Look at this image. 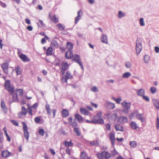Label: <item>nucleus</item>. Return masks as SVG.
Masks as SVG:
<instances>
[{
	"instance_id": "f257e3e1",
	"label": "nucleus",
	"mask_w": 159,
	"mask_h": 159,
	"mask_svg": "<svg viewBox=\"0 0 159 159\" xmlns=\"http://www.w3.org/2000/svg\"><path fill=\"white\" fill-rule=\"evenodd\" d=\"M142 40L141 39L138 38L136 42L135 50L136 53L138 55L141 52L143 48Z\"/></svg>"
},
{
	"instance_id": "f03ea898",
	"label": "nucleus",
	"mask_w": 159,
	"mask_h": 159,
	"mask_svg": "<svg viewBox=\"0 0 159 159\" xmlns=\"http://www.w3.org/2000/svg\"><path fill=\"white\" fill-rule=\"evenodd\" d=\"M97 156L98 159H108L111 157V154L108 152L106 151H102L101 152H97Z\"/></svg>"
},
{
	"instance_id": "7ed1b4c3",
	"label": "nucleus",
	"mask_w": 159,
	"mask_h": 159,
	"mask_svg": "<svg viewBox=\"0 0 159 159\" xmlns=\"http://www.w3.org/2000/svg\"><path fill=\"white\" fill-rule=\"evenodd\" d=\"M72 60L73 61H75L80 66L82 70H84V68L80 55L76 54L73 55Z\"/></svg>"
},
{
	"instance_id": "20e7f679",
	"label": "nucleus",
	"mask_w": 159,
	"mask_h": 159,
	"mask_svg": "<svg viewBox=\"0 0 159 159\" xmlns=\"http://www.w3.org/2000/svg\"><path fill=\"white\" fill-rule=\"evenodd\" d=\"M4 87L5 89L10 92L11 94H13L14 88L11 86L10 81L9 80L6 81L4 84Z\"/></svg>"
},
{
	"instance_id": "39448f33",
	"label": "nucleus",
	"mask_w": 159,
	"mask_h": 159,
	"mask_svg": "<svg viewBox=\"0 0 159 159\" xmlns=\"http://www.w3.org/2000/svg\"><path fill=\"white\" fill-rule=\"evenodd\" d=\"M121 104L124 108L122 109V112L125 114H128L131 105L130 102H127L124 101L121 103Z\"/></svg>"
},
{
	"instance_id": "423d86ee",
	"label": "nucleus",
	"mask_w": 159,
	"mask_h": 159,
	"mask_svg": "<svg viewBox=\"0 0 159 159\" xmlns=\"http://www.w3.org/2000/svg\"><path fill=\"white\" fill-rule=\"evenodd\" d=\"M23 125V129L24 132V135L27 141L29 140L30 133L28 131L27 126L25 122H22Z\"/></svg>"
},
{
	"instance_id": "0eeeda50",
	"label": "nucleus",
	"mask_w": 159,
	"mask_h": 159,
	"mask_svg": "<svg viewBox=\"0 0 159 159\" xmlns=\"http://www.w3.org/2000/svg\"><path fill=\"white\" fill-rule=\"evenodd\" d=\"M73 78V76L69 71H67L64 76L61 78V81L63 83H67L68 80L69 79H72Z\"/></svg>"
},
{
	"instance_id": "6e6552de",
	"label": "nucleus",
	"mask_w": 159,
	"mask_h": 159,
	"mask_svg": "<svg viewBox=\"0 0 159 159\" xmlns=\"http://www.w3.org/2000/svg\"><path fill=\"white\" fill-rule=\"evenodd\" d=\"M134 114L137 119L140 120L142 122L144 121V119L143 116V114H140L138 111H136L134 112Z\"/></svg>"
},
{
	"instance_id": "1a4fd4ad",
	"label": "nucleus",
	"mask_w": 159,
	"mask_h": 159,
	"mask_svg": "<svg viewBox=\"0 0 159 159\" xmlns=\"http://www.w3.org/2000/svg\"><path fill=\"white\" fill-rule=\"evenodd\" d=\"M105 105L107 108L112 110L115 107L114 103L108 101H106Z\"/></svg>"
},
{
	"instance_id": "9d476101",
	"label": "nucleus",
	"mask_w": 159,
	"mask_h": 159,
	"mask_svg": "<svg viewBox=\"0 0 159 159\" xmlns=\"http://www.w3.org/2000/svg\"><path fill=\"white\" fill-rule=\"evenodd\" d=\"M27 114V109L24 106H22L21 107V111L18 114V116L19 118H21L22 116H26Z\"/></svg>"
},
{
	"instance_id": "9b49d317",
	"label": "nucleus",
	"mask_w": 159,
	"mask_h": 159,
	"mask_svg": "<svg viewBox=\"0 0 159 159\" xmlns=\"http://www.w3.org/2000/svg\"><path fill=\"white\" fill-rule=\"evenodd\" d=\"M73 56L72 52L71 50H68L65 54V57L67 59H72Z\"/></svg>"
},
{
	"instance_id": "f8f14e48",
	"label": "nucleus",
	"mask_w": 159,
	"mask_h": 159,
	"mask_svg": "<svg viewBox=\"0 0 159 159\" xmlns=\"http://www.w3.org/2000/svg\"><path fill=\"white\" fill-rule=\"evenodd\" d=\"M83 15V12L81 10L78 11L77 16L75 18V24H77L79 20L81 19V17Z\"/></svg>"
},
{
	"instance_id": "ddd939ff",
	"label": "nucleus",
	"mask_w": 159,
	"mask_h": 159,
	"mask_svg": "<svg viewBox=\"0 0 159 159\" xmlns=\"http://www.w3.org/2000/svg\"><path fill=\"white\" fill-rule=\"evenodd\" d=\"M11 154V153L7 150L3 151L1 152L2 156L5 158L8 157L10 156Z\"/></svg>"
},
{
	"instance_id": "4468645a",
	"label": "nucleus",
	"mask_w": 159,
	"mask_h": 159,
	"mask_svg": "<svg viewBox=\"0 0 159 159\" xmlns=\"http://www.w3.org/2000/svg\"><path fill=\"white\" fill-rule=\"evenodd\" d=\"M20 58L24 62H28L30 61V59L25 54L21 53L19 55Z\"/></svg>"
},
{
	"instance_id": "2eb2a0df",
	"label": "nucleus",
	"mask_w": 159,
	"mask_h": 159,
	"mask_svg": "<svg viewBox=\"0 0 159 159\" xmlns=\"http://www.w3.org/2000/svg\"><path fill=\"white\" fill-rule=\"evenodd\" d=\"M100 40L103 43H106L107 44H108V43L107 36L105 34H102L101 37L100 38Z\"/></svg>"
},
{
	"instance_id": "dca6fc26",
	"label": "nucleus",
	"mask_w": 159,
	"mask_h": 159,
	"mask_svg": "<svg viewBox=\"0 0 159 159\" xmlns=\"http://www.w3.org/2000/svg\"><path fill=\"white\" fill-rule=\"evenodd\" d=\"M109 137L112 146H114L115 143V135L114 134L112 133H110Z\"/></svg>"
},
{
	"instance_id": "f3484780",
	"label": "nucleus",
	"mask_w": 159,
	"mask_h": 159,
	"mask_svg": "<svg viewBox=\"0 0 159 159\" xmlns=\"http://www.w3.org/2000/svg\"><path fill=\"white\" fill-rule=\"evenodd\" d=\"M127 118L125 116H121L119 117L118 119V121L121 123L124 124L127 122Z\"/></svg>"
},
{
	"instance_id": "a211bd4d",
	"label": "nucleus",
	"mask_w": 159,
	"mask_h": 159,
	"mask_svg": "<svg viewBox=\"0 0 159 159\" xmlns=\"http://www.w3.org/2000/svg\"><path fill=\"white\" fill-rule=\"evenodd\" d=\"M115 127L116 130V131L123 132L124 131V128L123 126L120 124H116L115 125Z\"/></svg>"
},
{
	"instance_id": "6ab92c4d",
	"label": "nucleus",
	"mask_w": 159,
	"mask_h": 159,
	"mask_svg": "<svg viewBox=\"0 0 159 159\" xmlns=\"http://www.w3.org/2000/svg\"><path fill=\"white\" fill-rule=\"evenodd\" d=\"M137 95L139 96L142 97L145 94V91L143 89H137L136 90Z\"/></svg>"
},
{
	"instance_id": "aec40b11",
	"label": "nucleus",
	"mask_w": 159,
	"mask_h": 159,
	"mask_svg": "<svg viewBox=\"0 0 159 159\" xmlns=\"http://www.w3.org/2000/svg\"><path fill=\"white\" fill-rule=\"evenodd\" d=\"M129 125L132 129L135 130H136L139 128L137 124L134 121H131L129 124Z\"/></svg>"
},
{
	"instance_id": "412c9836",
	"label": "nucleus",
	"mask_w": 159,
	"mask_h": 159,
	"mask_svg": "<svg viewBox=\"0 0 159 159\" xmlns=\"http://www.w3.org/2000/svg\"><path fill=\"white\" fill-rule=\"evenodd\" d=\"M104 123V120L102 118H99L98 119L93 120V124H102Z\"/></svg>"
},
{
	"instance_id": "4be33fe9",
	"label": "nucleus",
	"mask_w": 159,
	"mask_h": 159,
	"mask_svg": "<svg viewBox=\"0 0 159 159\" xmlns=\"http://www.w3.org/2000/svg\"><path fill=\"white\" fill-rule=\"evenodd\" d=\"M75 118L78 120L79 122L81 123L84 120L83 117L78 114H75Z\"/></svg>"
},
{
	"instance_id": "5701e85b",
	"label": "nucleus",
	"mask_w": 159,
	"mask_h": 159,
	"mask_svg": "<svg viewBox=\"0 0 159 159\" xmlns=\"http://www.w3.org/2000/svg\"><path fill=\"white\" fill-rule=\"evenodd\" d=\"M51 47L53 48H57L59 46V44L55 40H52L51 43Z\"/></svg>"
},
{
	"instance_id": "b1692460",
	"label": "nucleus",
	"mask_w": 159,
	"mask_h": 159,
	"mask_svg": "<svg viewBox=\"0 0 159 159\" xmlns=\"http://www.w3.org/2000/svg\"><path fill=\"white\" fill-rule=\"evenodd\" d=\"M45 109L47 112V114L49 115H51V112L50 109V105L48 103L46 102V104L45 106Z\"/></svg>"
},
{
	"instance_id": "393cba45",
	"label": "nucleus",
	"mask_w": 159,
	"mask_h": 159,
	"mask_svg": "<svg viewBox=\"0 0 159 159\" xmlns=\"http://www.w3.org/2000/svg\"><path fill=\"white\" fill-rule=\"evenodd\" d=\"M62 115L63 117H66L69 115L68 111L66 109H63L61 112Z\"/></svg>"
},
{
	"instance_id": "a878e982",
	"label": "nucleus",
	"mask_w": 159,
	"mask_h": 159,
	"mask_svg": "<svg viewBox=\"0 0 159 159\" xmlns=\"http://www.w3.org/2000/svg\"><path fill=\"white\" fill-rule=\"evenodd\" d=\"M53 49L51 47H49L47 49L46 51V54L47 56L51 55L52 54Z\"/></svg>"
},
{
	"instance_id": "bb28decb",
	"label": "nucleus",
	"mask_w": 159,
	"mask_h": 159,
	"mask_svg": "<svg viewBox=\"0 0 159 159\" xmlns=\"http://www.w3.org/2000/svg\"><path fill=\"white\" fill-rule=\"evenodd\" d=\"M80 111L81 114L87 116L88 115L89 113V111L84 108H80Z\"/></svg>"
},
{
	"instance_id": "cd10ccee",
	"label": "nucleus",
	"mask_w": 159,
	"mask_h": 159,
	"mask_svg": "<svg viewBox=\"0 0 159 159\" xmlns=\"http://www.w3.org/2000/svg\"><path fill=\"white\" fill-rule=\"evenodd\" d=\"M154 105L158 109H159V100L154 99L153 100Z\"/></svg>"
},
{
	"instance_id": "c85d7f7f",
	"label": "nucleus",
	"mask_w": 159,
	"mask_h": 159,
	"mask_svg": "<svg viewBox=\"0 0 159 159\" xmlns=\"http://www.w3.org/2000/svg\"><path fill=\"white\" fill-rule=\"evenodd\" d=\"M49 18L51 19V20L54 23H57L58 22V19L57 18L56 16L55 15H54L52 17H51V16H49Z\"/></svg>"
},
{
	"instance_id": "c756f323",
	"label": "nucleus",
	"mask_w": 159,
	"mask_h": 159,
	"mask_svg": "<svg viewBox=\"0 0 159 159\" xmlns=\"http://www.w3.org/2000/svg\"><path fill=\"white\" fill-rule=\"evenodd\" d=\"M69 68V65L67 62H63L62 64L61 69L66 70Z\"/></svg>"
},
{
	"instance_id": "7c9ffc66",
	"label": "nucleus",
	"mask_w": 159,
	"mask_h": 159,
	"mask_svg": "<svg viewBox=\"0 0 159 159\" xmlns=\"http://www.w3.org/2000/svg\"><path fill=\"white\" fill-rule=\"evenodd\" d=\"M66 48L68 49V50H71L73 48V45L71 42H67L66 43Z\"/></svg>"
},
{
	"instance_id": "2f4dec72",
	"label": "nucleus",
	"mask_w": 159,
	"mask_h": 159,
	"mask_svg": "<svg viewBox=\"0 0 159 159\" xmlns=\"http://www.w3.org/2000/svg\"><path fill=\"white\" fill-rule=\"evenodd\" d=\"M131 75V74L129 72H126L122 75V77L123 78H128Z\"/></svg>"
},
{
	"instance_id": "473e14b6",
	"label": "nucleus",
	"mask_w": 159,
	"mask_h": 159,
	"mask_svg": "<svg viewBox=\"0 0 159 159\" xmlns=\"http://www.w3.org/2000/svg\"><path fill=\"white\" fill-rule=\"evenodd\" d=\"M9 64L8 62H5L1 65V67L2 69H8Z\"/></svg>"
},
{
	"instance_id": "72a5a7b5",
	"label": "nucleus",
	"mask_w": 159,
	"mask_h": 159,
	"mask_svg": "<svg viewBox=\"0 0 159 159\" xmlns=\"http://www.w3.org/2000/svg\"><path fill=\"white\" fill-rule=\"evenodd\" d=\"M150 59L149 56L147 55H145L143 57V60L145 63H147L148 62Z\"/></svg>"
},
{
	"instance_id": "f704fd0d",
	"label": "nucleus",
	"mask_w": 159,
	"mask_h": 159,
	"mask_svg": "<svg viewBox=\"0 0 159 159\" xmlns=\"http://www.w3.org/2000/svg\"><path fill=\"white\" fill-rule=\"evenodd\" d=\"M89 144L93 146H98L99 144L98 141L97 140H93L92 141H89Z\"/></svg>"
},
{
	"instance_id": "c9c22d12",
	"label": "nucleus",
	"mask_w": 159,
	"mask_h": 159,
	"mask_svg": "<svg viewBox=\"0 0 159 159\" xmlns=\"http://www.w3.org/2000/svg\"><path fill=\"white\" fill-rule=\"evenodd\" d=\"M15 70L16 73V75H18L21 74V71L20 70V67L19 66H17L15 68Z\"/></svg>"
},
{
	"instance_id": "e433bc0d",
	"label": "nucleus",
	"mask_w": 159,
	"mask_h": 159,
	"mask_svg": "<svg viewBox=\"0 0 159 159\" xmlns=\"http://www.w3.org/2000/svg\"><path fill=\"white\" fill-rule=\"evenodd\" d=\"M57 26L58 27V29L60 30H64L65 28V26H64L62 24L60 23L57 24Z\"/></svg>"
},
{
	"instance_id": "4c0bfd02",
	"label": "nucleus",
	"mask_w": 159,
	"mask_h": 159,
	"mask_svg": "<svg viewBox=\"0 0 159 159\" xmlns=\"http://www.w3.org/2000/svg\"><path fill=\"white\" fill-rule=\"evenodd\" d=\"M12 100L15 102H17L18 101V95L17 93L12 94Z\"/></svg>"
},
{
	"instance_id": "58836bf2",
	"label": "nucleus",
	"mask_w": 159,
	"mask_h": 159,
	"mask_svg": "<svg viewBox=\"0 0 159 159\" xmlns=\"http://www.w3.org/2000/svg\"><path fill=\"white\" fill-rule=\"evenodd\" d=\"M64 144L65 146L71 147L73 145V143H72L71 141H70V142L65 141L64 142Z\"/></svg>"
},
{
	"instance_id": "ea45409f",
	"label": "nucleus",
	"mask_w": 159,
	"mask_h": 159,
	"mask_svg": "<svg viewBox=\"0 0 159 159\" xmlns=\"http://www.w3.org/2000/svg\"><path fill=\"white\" fill-rule=\"evenodd\" d=\"M74 131L77 136L80 135L81 133L78 128H74Z\"/></svg>"
},
{
	"instance_id": "a19ab883",
	"label": "nucleus",
	"mask_w": 159,
	"mask_h": 159,
	"mask_svg": "<svg viewBox=\"0 0 159 159\" xmlns=\"http://www.w3.org/2000/svg\"><path fill=\"white\" fill-rule=\"evenodd\" d=\"M129 145L132 148H134L136 147L137 144L135 141H132L130 142Z\"/></svg>"
},
{
	"instance_id": "79ce46f5",
	"label": "nucleus",
	"mask_w": 159,
	"mask_h": 159,
	"mask_svg": "<svg viewBox=\"0 0 159 159\" xmlns=\"http://www.w3.org/2000/svg\"><path fill=\"white\" fill-rule=\"evenodd\" d=\"M87 156V154L84 152L83 151L81 152L80 157L81 159H86Z\"/></svg>"
},
{
	"instance_id": "37998d69",
	"label": "nucleus",
	"mask_w": 159,
	"mask_h": 159,
	"mask_svg": "<svg viewBox=\"0 0 159 159\" xmlns=\"http://www.w3.org/2000/svg\"><path fill=\"white\" fill-rule=\"evenodd\" d=\"M125 16V15L122 11H119L118 13V18L119 19H121L123 17Z\"/></svg>"
},
{
	"instance_id": "c03bdc74",
	"label": "nucleus",
	"mask_w": 159,
	"mask_h": 159,
	"mask_svg": "<svg viewBox=\"0 0 159 159\" xmlns=\"http://www.w3.org/2000/svg\"><path fill=\"white\" fill-rule=\"evenodd\" d=\"M139 23L140 26H143L145 25L144 19L143 18H140L139 20Z\"/></svg>"
},
{
	"instance_id": "a18cd8bd",
	"label": "nucleus",
	"mask_w": 159,
	"mask_h": 159,
	"mask_svg": "<svg viewBox=\"0 0 159 159\" xmlns=\"http://www.w3.org/2000/svg\"><path fill=\"white\" fill-rule=\"evenodd\" d=\"M31 108L29 106L28 108L27 109V113H29V114L31 116L33 115L32 110Z\"/></svg>"
},
{
	"instance_id": "49530a36",
	"label": "nucleus",
	"mask_w": 159,
	"mask_h": 159,
	"mask_svg": "<svg viewBox=\"0 0 159 159\" xmlns=\"http://www.w3.org/2000/svg\"><path fill=\"white\" fill-rule=\"evenodd\" d=\"M150 91L152 94H154L157 91V89L155 87H152L150 89Z\"/></svg>"
},
{
	"instance_id": "de8ad7c7",
	"label": "nucleus",
	"mask_w": 159,
	"mask_h": 159,
	"mask_svg": "<svg viewBox=\"0 0 159 159\" xmlns=\"http://www.w3.org/2000/svg\"><path fill=\"white\" fill-rule=\"evenodd\" d=\"M132 64L129 61H127L125 63V66L127 68H130L131 67Z\"/></svg>"
},
{
	"instance_id": "09e8293b",
	"label": "nucleus",
	"mask_w": 159,
	"mask_h": 159,
	"mask_svg": "<svg viewBox=\"0 0 159 159\" xmlns=\"http://www.w3.org/2000/svg\"><path fill=\"white\" fill-rule=\"evenodd\" d=\"M111 153L113 156H115L118 154V153L115 148H114V150L111 151Z\"/></svg>"
},
{
	"instance_id": "8fccbe9b",
	"label": "nucleus",
	"mask_w": 159,
	"mask_h": 159,
	"mask_svg": "<svg viewBox=\"0 0 159 159\" xmlns=\"http://www.w3.org/2000/svg\"><path fill=\"white\" fill-rule=\"evenodd\" d=\"M41 119L39 116L36 117L34 119V121L37 124L39 123L41 121Z\"/></svg>"
},
{
	"instance_id": "3c124183",
	"label": "nucleus",
	"mask_w": 159,
	"mask_h": 159,
	"mask_svg": "<svg viewBox=\"0 0 159 159\" xmlns=\"http://www.w3.org/2000/svg\"><path fill=\"white\" fill-rule=\"evenodd\" d=\"M156 127L157 129H159V117L157 116L156 122Z\"/></svg>"
},
{
	"instance_id": "603ef678",
	"label": "nucleus",
	"mask_w": 159,
	"mask_h": 159,
	"mask_svg": "<svg viewBox=\"0 0 159 159\" xmlns=\"http://www.w3.org/2000/svg\"><path fill=\"white\" fill-rule=\"evenodd\" d=\"M106 127V130L107 131H110L111 130V125L110 124L107 123L105 125Z\"/></svg>"
},
{
	"instance_id": "864d4df0",
	"label": "nucleus",
	"mask_w": 159,
	"mask_h": 159,
	"mask_svg": "<svg viewBox=\"0 0 159 159\" xmlns=\"http://www.w3.org/2000/svg\"><path fill=\"white\" fill-rule=\"evenodd\" d=\"M39 23H40V25H39V23H37V25H38V26L39 27V26H40V27H42V26L44 27V26L45 25H44V24L43 23V21H42V20H39Z\"/></svg>"
},
{
	"instance_id": "5fc2aeb1",
	"label": "nucleus",
	"mask_w": 159,
	"mask_h": 159,
	"mask_svg": "<svg viewBox=\"0 0 159 159\" xmlns=\"http://www.w3.org/2000/svg\"><path fill=\"white\" fill-rule=\"evenodd\" d=\"M71 125L74 128H77L76 127L78 126V123L75 120L72 123Z\"/></svg>"
},
{
	"instance_id": "6e6d98bb",
	"label": "nucleus",
	"mask_w": 159,
	"mask_h": 159,
	"mask_svg": "<svg viewBox=\"0 0 159 159\" xmlns=\"http://www.w3.org/2000/svg\"><path fill=\"white\" fill-rule=\"evenodd\" d=\"M11 122L12 124L16 126H18L19 125V124L17 121L14 120H11Z\"/></svg>"
},
{
	"instance_id": "4d7b16f0",
	"label": "nucleus",
	"mask_w": 159,
	"mask_h": 159,
	"mask_svg": "<svg viewBox=\"0 0 159 159\" xmlns=\"http://www.w3.org/2000/svg\"><path fill=\"white\" fill-rule=\"evenodd\" d=\"M39 134L43 136L44 135V131L43 129H40L39 130Z\"/></svg>"
},
{
	"instance_id": "13d9d810",
	"label": "nucleus",
	"mask_w": 159,
	"mask_h": 159,
	"mask_svg": "<svg viewBox=\"0 0 159 159\" xmlns=\"http://www.w3.org/2000/svg\"><path fill=\"white\" fill-rule=\"evenodd\" d=\"M91 90L94 92H96L98 91L97 88L96 86H93L91 88Z\"/></svg>"
},
{
	"instance_id": "bf43d9fd",
	"label": "nucleus",
	"mask_w": 159,
	"mask_h": 159,
	"mask_svg": "<svg viewBox=\"0 0 159 159\" xmlns=\"http://www.w3.org/2000/svg\"><path fill=\"white\" fill-rule=\"evenodd\" d=\"M143 98L145 101L147 102H149L150 100L149 98L146 96H145L144 95L142 97Z\"/></svg>"
},
{
	"instance_id": "052dcab7",
	"label": "nucleus",
	"mask_w": 159,
	"mask_h": 159,
	"mask_svg": "<svg viewBox=\"0 0 159 159\" xmlns=\"http://www.w3.org/2000/svg\"><path fill=\"white\" fill-rule=\"evenodd\" d=\"M17 91L19 93V94L21 96H22L23 94V90L22 89H18Z\"/></svg>"
},
{
	"instance_id": "680f3d73",
	"label": "nucleus",
	"mask_w": 159,
	"mask_h": 159,
	"mask_svg": "<svg viewBox=\"0 0 159 159\" xmlns=\"http://www.w3.org/2000/svg\"><path fill=\"white\" fill-rule=\"evenodd\" d=\"M66 152L67 154H68L69 155H70L71 150H70V149L68 147H67L66 148Z\"/></svg>"
},
{
	"instance_id": "e2e57ef3",
	"label": "nucleus",
	"mask_w": 159,
	"mask_h": 159,
	"mask_svg": "<svg viewBox=\"0 0 159 159\" xmlns=\"http://www.w3.org/2000/svg\"><path fill=\"white\" fill-rule=\"evenodd\" d=\"M122 100V99L121 98L119 97L118 98H116L115 101L116 103L118 104H119L120 103V102Z\"/></svg>"
},
{
	"instance_id": "0e129e2a",
	"label": "nucleus",
	"mask_w": 159,
	"mask_h": 159,
	"mask_svg": "<svg viewBox=\"0 0 159 159\" xmlns=\"http://www.w3.org/2000/svg\"><path fill=\"white\" fill-rule=\"evenodd\" d=\"M40 34L41 35L44 36V37L46 39L48 40L49 38H48V37L46 35H45V34L43 32H41L40 33Z\"/></svg>"
},
{
	"instance_id": "69168bd1",
	"label": "nucleus",
	"mask_w": 159,
	"mask_h": 159,
	"mask_svg": "<svg viewBox=\"0 0 159 159\" xmlns=\"http://www.w3.org/2000/svg\"><path fill=\"white\" fill-rule=\"evenodd\" d=\"M111 116L112 119H115L117 118V115L116 113H113L111 115Z\"/></svg>"
},
{
	"instance_id": "338daca9",
	"label": "nucleus",
	"mask_w": 159,
	"mask_h": 159,
	"mask_svg": "<svg viewBox=\"0 0 159 159\" xmlns=\"http://www.w3.org/2000/svg\"><path fill=\"white\" fill-rule=\"evenodd\" d=\"M26 29L28 30L29 31H31L32 30L33 28L31 26L29 25L27 27Z\"/></svg>"
},
{
	"instance_id": "774afa93",
	"label": "nucleus",
	"mask_w": 159,
	"mask_h": 159,
	"mask_svg": "<svg viewBox=\"0 0 159 159\" xmlns=\"http://www.w3.org/2000/svg\"><path fill=\"white\" fill-rule=\"evenodd\" d=\"M154 50L156 53L159 52V47L156 46L155 47Z\"/></svg>"
}]
</instances>
